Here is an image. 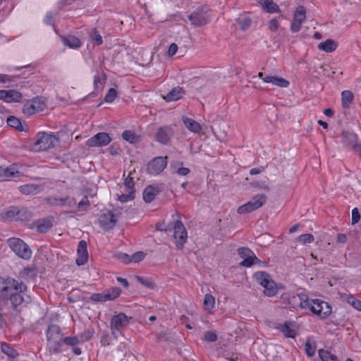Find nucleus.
Masks as SVG:
<instances>
[{"label":"nucleus","instance_id":"f257e3e1","mask_svg":"<svg viewBox=\"0 0 361 361\" xmlns=\"http://www.w3.org/2000/svg\"><path fill=\"white\" fill-rule=\"evenodd\" d=\"M27 290V286L22 281L0 276V309L11 305L13 310H16L23 303H27L30 298L26 294Z\"/></svg>","mask_w":361,"mask_h":361},{"label":"nucleus","instance_id":"f03ea898","mask_svg":"<svg viewBox=\"0 0 361 361\" xmlns=\"http://www.w3.org/2000/svg\"><path fill=\"white\" fill-rule=\"evenodd\" d=\"M292 300L301 308H309L322 319L326 318L331 312V307L328 302L319 299L310 300L305 293H298L294 295Z\"/></svg>","mask_w":361,"mask_h":361},{"label":"nucleus","instance_id":"7ed1b4c3","mask_svg":"<svg viewBox=\"0 0 361 361\" xmlns=\"http://www.w3.org/2000/svg\"><path fill=\"white\" fill-rule=\"evenodd\" d=\"M47 347L51 354H58L61 352L63 344V333L60 327L56 324L49 326L47 332Z\"/></svg>","mask_w":361,"mask_h":361},{"label":"nucleus","instance_id":"20e7f679","mask_svg":"<svg viewBox=\"0 0 361 361\" xmlns=\"http://www.w3.org/2000/svg\"><path fill=\"white\" fill-rule=\"evenodd\" d=\"M58 142L56 137L45 132H39L36 136L34 142V149L36 151H44L55 147Z\"/></svg>","mask_w":361,"mask_h":361},{"label":"nucleus","instance_id":"39448f33","mask_svg":"<svg viewBox=\"0 0 361 361\" xmlns=\"http://www.w3.org/2000/svg\"><path fill=\"white\" fill-rule=\"evenodd\" d=\"M7 244L18 257L25 259L31 257L32 251L23 240L17 238H10L7 240Z\"/></svg>","mask_w":361,"mask_h":361},{"label":"nucleus","instance_id":"423d86ee","mask_svg":"<svg viewBox=\"0 0 361 361\" xmlns=\"http://www.w3.org/2000/svg\"><path fill=\"white\" fill-rule=\"evenodd\" d=\"M267 197L263 194H257L252 197V198L238 208V213L240 214H247L252 212L261 207L267 202Z\"/></svg>","mask_w":361,"mask_h":361},{"label":"nucleus","instance_id":"0eeeda50","mask_svg":"<svg viewBox=\"0 0 361 361\" xmlns=\"http://www.w3.org/2000/svg\"><path fill=\"white\" fill-rule=\"evenodd\" d=\"M172 231L174 243L177 248L181 250L188 239L187 231L183 224L180 220L176 221L172 226Z\"/></svg>","mask_w":361,"mask_h":361},{"label":"nucleus","instance_id":"6e6552de","mask_svg":"<svg viewBox=\"0 0 361 361\" xmlns=\"http://www.w3.org/2000/svg\"><path fill=\"white\" fill-rule=\"evenodd\" d=\"M212 11L207 5L198 7L190 16L189 19L198 23H207L213 20L212 18Z\"/></svg>","mask_w":361,"mask_h":361},{"label":"nucleus","instance_id":"1a4fd4ad","mask_svg":"<svg viewBox=\"0 0 361 361\" xmlns=\"http://www.w3.org/2000/svg\"><path fill=\"white\" fill-rule=\"evenodd\" d=\"M128 323L129 319L124 313L121 312L112 317L110 322V327L114 336L116 338L118 334L121 333Z\"/></svg>","mask_w":361,"mask_h":361},{"label":"nucleus","instance_id":"9d476101","mask_svg":"<svg viewBox=\"0 0 361 361\" xmlns=\"http://www.w3.org/2000/svg\"><path fill=\"white\" fill-rule=\"evenodd\" d=\"M121 293V290L120 288L114 287L104 291L103 293L92 294L90 300L95 302L112 300L118 298Z\"/></svg>","mask_w":361,"mask_h":361},{"label":"nucleus","instance_id":"9b49d317","mask_svg":"<svg viewBox=\"0 0 361 361\" xmlns=\"http://www.w3.org/2000/svg\"><path fill=\"white\" fill-rule=\"evenodd\" d=\"M238 254L243 259L240 265L245 267H250L254 264L260 263L261 261L255 256V253L248 247H241L238 249Z\"/></svg>","mask_w":361,"mask_h":361},{"label":"nucleus","instance_id":"f8f14e48","mask_svg":"<svg viewBox=\"0 0 361 361\" xmlns=\"http://www.w3.org/2000/svg\"><path fill=\"white\" fill-rule=\"evenodd\" d=\"M112 139L106 133H98L86 141V145L89 147H101L108 145Z\"/></svg>","mask_w":361,"mask_h":361},{"label":"nucleus","instance_id":"ddd939ff","mask_svg":"<svg viewBox=\"0 0 361 361\" xmlns=\"http://www.w3.org/2000/svg\"><path fill=\"white\" fill-rule=\"evenodd\" d=\"M44 103L39 97H34L28 100L23 106V113L27 116H32L37 112L43 111Z\"/></svg>","mask_w":361,"mask_h":361},{"label":"nucleus","instance_id":"4468645a","mask_svg":"<svg viewBox=\"0 0 361 361\" xmlns=\"http://www.w3.org/2000/svg\"><path fill=\"white\" fill-rule=\"evenodd\" d=\"M120 213H114L109 211L106 214H102L99 218V224L101 227L105 231H109L114 228L118 221Z\"/></svg>","mask_w":361,"mask_h":361},{"label":"nucleus","instance_id":"2eb2a0df","mask_svg":"<svg viewBox=\"0 0 361 361\" xmlns=\"http://www.w3.org/2000/svg\"><path fill=\"white\" fill-rule=\"evenodd\" d=\"M166 157H157L149 162L147 171L149 173L157 174L161 173L166 168Z\"/></svg>","mask_w":361,"mask_h":361},{"label":"nucleus","instance_id":"dca6fc26","mask_svg":"<svg viewBox=\"0 0 361 361\" xmlns=\"http://www.w3.org/2000/svg\"><path fill=\"white\" fill-rule=\"evenodd\" d=\"M257 76L264 82L271 83L280 87H288L290 85V82L287 80L281 77L269 75L262 72H259Z\"/></svg>","mask_w":361,"mask_h":361},{"label":"nucleus","instance_id":"f3484780","mask_svg":"<svg viewBox=\"0 0 361 361\" xmlns=\"http://www.w3.org/2000/svg\"><path fill=\"white\" fill-rule=\"evenodd\" d=\"M22 98V94L16 90H0V99L6 102H19Z\"/></svg>","mask_w":361,"mask_h":361},{"label":"nucleus","instance_id":"a211bd4d","mask_svg":"<svg viewBox=\"0 0 361 361\" xmlns=\"http://www.w3.org/2000/svg\"><path fill=\"white\" fill-rule=\"evenodd\" d=\"M47 202L52 206H66L73 208L76 205V201L73 198L69 197H49L47 199Z\"/></svg>","mask_w":361,"mask_h":361},{"label":"nucleus","instance_id":"6ab92c4d","mask_svg":"<svg viewBox=\"0 0 361 361\" xmlns=\"http://www.w3.org/2000/svg\"><path fill=\"white\" fill-rule=\"evenodd\" d=\"M173 135V129L168 126L160 127L156 135V140L157 142L166 145L171 140Z\"/></svg>","mask_w":361,"mask_h":361},{"label":"nucleus","instance_id":"aec40b11","mask_svg":"<svg viewBox=\"0 0 361 361\" xmlns=\"http://www.w3.org/2000/svg\"><path fill=\"white\" fill-rule=\"evenodd\" d=\"M78 257L76 264L79 266L84 265L88 259L87 245L85 240H80L78 246Z\"/></svg>","mask_w":361,"mask_h":361},{"label":"nucleus","instance_id":"412c9836","mask_svg":"<svg viewBox=\"0 0 361 361\" xmlns=\"http://www.w3.org/2000/svg\"><path fill=\"white\" fill-rule=\"evenodd\" d=\"M18 189L25 195H36L42 191L43 187L37 184H25L20 186Z\"/></svg>","mask_w":361,"mask_h":361},{"label":"nucleus","instance_id":"4be33fe9","mask_svg":"<svg viewBox=\"0 0 361 361\" xmlns=\"http://www.w3.org/2000/svg\"><path fill=\"white\" fill-rule=\"evenodd\" d=\"M61 39L63 44L71 49H78L81 47L80 39L73 35L61 36Z\"/></svg>","mask_w":361,"mask_h":361},{"label":"nucleus","instance_id":"5701e85b","mask_svg":"<svg viewBox=\"0 0 361 361\" xmlns=\"http://www.w3.org/2000/svg\"><path fill=\"white\" fill-rule=\"evenodd\" d=\"M357 137L355 133L343 132L342 142L345 146L353 148L357 144Z\"/></svg>","mask_w":361,"mask_h":361},{"label":"nucleus","instance_id":"b1692460","mask_svg":"<svg viewBox=\"0 0 361 361\" xmlns=\"http://www.w3.org/2000/svg\"><path fill=\"white\" fill-rule=\"evenodd\" d=\"M337 47V43L334 40L331 39L322 42L318 44V49L326 53H331L334 51L336 49Z\"/></svg>","mask_w":361,"mask_h":361},{"label":"nucleus","instance_id":"393cba45","mask_svg":"<svg viewBox=\"0 0 361 361\" xmlns=\"http://www.w3.org/2000/svg\"><path fill=\"white\" fill-rule=\"evenodd\" d=\"M183 90L178 86L169 91L164 98L166 102L176 101L183 97Z\"/></svg>","mask_w":361,"mask_h":361},{"label":"nucleus","instance_id":"a878e982","mask_svg":"<svg viewBox=\"0 0 361 361\" xmlns=\"http://www.w3.org/2000/svg\"><path fill=\"white\" fill-rule=\"evenodd\" d=\"M158 192V188L149 185L143 191V200L149 203L154 199Z\"/></svg>","mask_w":361,"mask_h":361},{"label":"nucleus","instance_id":"bb28decb","mask_svg":"<svg viewBox=\"0 0 361 361\" xmlns=\"http://www.w3.org/2000/svg\"><path fill=\"white\" fill-rule=\"evenodd\" d=\"M88 341V337L82 338L81 336H67L63 338V343L69 346H75L78 344L82 343Z\"/></svg>","mask_w":361,"mask_h":361},{"label":"nucleus","instance_id":"cd10ccee","mask_svg":"<svg viewBox=\"0 0 361 361\" xmlns=\"http://www.w3.org/2000/svg\"><path fill=\"white\" fill-rule=\"evenodd\" d=\"M291 325L290 322H286L283 324L279 326V329L286 337L293 338L296 336V332L290 327Z\"/></svg>","mask_w":361,"mask_h":361},{"label":"nucleus","instance_id":"c85d7f7f","mask_svg":"<svg viewBox=\"0 0 361 361\" xmlns=\"http://www.w3.org/2000/svg\"><path fill=\"white\" fill-rule=\"evenodd\" d=\"M1 350L9 358H16L19 355L18 351L7 343H1Z\"/></svg>","mask_w":361,"mask_h":361},{"label":"nucleus","instance_id":"c756f323","mask_svg":"<svg viewBox=\"0 0 361 361\" xmlns=\"http://www.w3.org/2000/svg\"><path fill=\"white\" fill-rule=\"evenodd\" d=\"M183 123L186 128L192 133H197L202 130L199 123L190 118H184Z\"/></svg>","mask_w":361,"mask_h":361},{"label":"nucleus","instance_id":"7c9ffc66","mask_svg":"<svg viewBox=\"0 0 361 361\" xmlns=\"http://www.w3.org/2000/svg\"><path fill=\"white\" fill-rule=\"evenodd\" d=\"M306 18V9L303 6H298L294 12V23H302Z\"/></svg>","mask_w":361,"mask_h":361},{"label":"nucleus","instance_id":"2f4dec72","mask_svg":"<svg viewBox=\"0 0 361 361\" xmlns=\"http://www.w3.org/2000/svg\"><path fill=\"white\" fill-rule=\"evenodd\" d=\"M52 227V223L49 219H40L37 222V231L39 233H44L47 232Z\"/></svg>","mask_w":361,"mask_h":361},{"label":"nucleus","instance_id":"473e14b6","mask_svg":"<svg viewBox=\"0 0 361 361\" xmlns=\"http://www.w3.org/2000/svg\"><path fill=\"white\" fill-rule=\"evenodd\" d=\"M6 123L8 126L16 128L19 131H23L24 128L20 119L18 118L10 116L7 118Z\"/></svg>","mask_w":361,"mask_h":361},{"label":"nucleus","instance_id":"72a5a7b5","mask_svg":"<svg viewBox=\"0 0 361 361\" xmlns=\"http://www.w3.org/2000/svg\"><path fill=\"white\" fill-rule=\"evenodd\" d=\"M277 293V289L276 287L275 282L270 278L268 281L267 283L264 286V293L265 295L271 297L276 295Z\"/></svg>","mask_w":361,"mask_h":361},{"label":"nucleus","instance_id":"f704fd0d","mask_svg":"<svg viewBox=\"0 0 361 361\" xmlns=\"http://www.w3.org/2000/svg\"><path fill=\"white\" fill-rule=\"evenodd\" d=\"M254 276L257 281L264 288L271 278L270 275L265 271L256 272Z\"/></svg>","mask_w":361,"mask_h":361},{"label":"nucleus","instance_id":"c9c22d12","mask_svg":"<svg viewBox=\"0 0 361 361\" xmlns=\"http://www.w3.org/2000/svg\"><path fill=\"white\" fill-rule=\"evenodd\" d=\"M353 94L350 91L344 90L341 93V101L342 106L343 108H347L349 106L350 104L353 102Z\"/></svg>","mask_w":361,"mask_h":361},{"label":"nucleus","instance_id":"e433bc0d","mask_svg":"<svg viewBox=\"0 0 361 361\" xmlns=\"http://www.w3.org/2000/svg\"><path fill=\"white\" fill-rule=\"evenodd\" d=\"M264 10L270 13H274L279 11V6L273 0H267L262 6Z\"/></svg>","mask_w":361,"mask_h":361},{"label":"nucleus","instance_id":"4c0bfd02","mask_svg":"<svg viewBox=\"0 0 361 361\" xmlns=\"http://www.w3.org/2000/svg\"><path fill=\"white\" fill-rule=\"evenodd\" d=\"M23 210H20L17 207H11L8 211L5 213V217L7 219H15L18 220L21 218V213Z\"/></svg>","mask_w":361,"mask_h":361},{"label":"nucleus","instance_id":"58836bf2","mask_svg":"<svg viewBox=\"0 0 361 361\" xmlns=\"http://www.w3.org/2000/svg\"><path fill=\"white\" fill-rule=\"evenodd\" d=\"M319 355L322 361H338L336 355L325 350H319Z\"/></svg>","mask_w":361,"mask_h":361},{"label":"nucleus","instance_id":"ea45409f","mask_svg":"<svg viewBox=\"0 0 361 361\" xmlns=\"http://www.w3.org/2000/svg\"><path fill=\"white\" fill-rule=\"evenodd\" d=\"M305 352L308 356L311 357L314 355L316 350V345L314 341H312L310 338H307L305 342Z\"/></svg>","mask_w":361,"mask_h":361},{"label":"nucleus","instance_id":"a19ab883","mask_svg":"<svg viewBox=\"0 0 361 361\" xmlns=\"http://www.w3.org/2000/svg\"><path fill=\"white\" fill-rule=\"evenodd\" d=\"M215 305L214 297L210 294H206L204 300V305L206 310H212Z\"/></svg>","mask_w":361,"mask_h":361},{"label":"nucleus","instance_id":"79ce46f5","mask_svg":"<svg viewBox=\"0 0 361 361\" xmlns=\"http://www.w3.org/2000/svg\"><path fill=\"white\" fill-rule=\"evenodd\" d=\"M252 185L255 186V187H257L258 188L262 189L265 191H269V190H270V188L269 185V179L267 178L263 180L252 182Z\"/></svg>","mask_w":361,"mask_h":361},{"label":"nucleus","instance_id":"37998d69","mask_svg":"<svg viewBox=\"0 0 361 361\" xmlns=\"http://www.w3.org/2000/svg\"><path fill=\"white\" fill-rule=\"evenodd\" d=\"M92 41L95 45L99 46L103 43L102 37L98 31L93 30L90 33Z\"/></svg>","mask_w":361,"mask_h":361},{"label":"nucleus","instance_id":"c03bdc74","mask_svg":"<svg viewBox=\"0 0 361 361\" xmlns=\"http://www.w3.org/2000/svg\"><path fill=\"white\" fill-rule=\"evenodd\" d=\"M122 137L123 138V140H125L130 143H134L137 140V136L134 134V133H133L130 130H125L122 133Z\"/></svg>","mask_w":361,"mask_h":361},{"label":"nucleus","instance_id":"a18cd8bd","mask_svg":"<svg viewBox=\"0 0 361 361\" xmlns=\"http://www.w3.org/2000/svg\"><path fill=\"white\" fill-rule=\"evenodd\" d=\"M4 173L6 176V180H8L11 178L18 177L20 173L14 167H8L4 168Z\"/></svg>","mask_w":361,"mask_h":361},{"label":"nucleus","instance_id":"49530a36","mask_svg":"<svg viewBox=\"0 0 361 361\" xmlns=\"http://www.w3.org/2000/svg\"><path fill=\"white\" fill-rule=\"evenodd\" d=\"M347 301L355 309L361 312V300L356 299L353 295H350L348 297Z\"/></svg>","mask_w":361,"mask_h":361},{"label":"nucleus","instance_id":"de8ad7c7","mask_svg":"<svg viewBox=\"0 0 361 361\" xmlns=\"http://www.w3.org/2000/svg\"><path fill=\"white\" fill-rule=\"evenodd\" d=\"M298 240L299 241L302 242L303 244H306V243H312L314 240V237L313 235H312L310 233H305V234L300 235L298 238Z\"/></svg>","mask_w":361,"mask_h":361},{"label":"nucleus","instance_id":"09e8293b","mask_svg":"<svg viewBox=\"0 0 361 361\" xmlns=\"http://www.w3.org/2000/svg\"><path fill=\"white\" fill-rule=\"evenodd\" d=\"M117 92L114 88H110L108 92L106 94L104 97V101L106 102L111 103L112 102L115 98L116 97Z\"/></svg>","mask_w":361,"mask_h":361},{"label":"nucleus","instance_id":"8fccbe9b","mask_svg":"<svg viewBox=\"0 0 361 361\" xmlns=\"http://www.w3.org/2000/svg\"><path fill=\"white\" fill-rule=\"evenodd\" d=\"M137 280L139 283H140L141 284H142L143 286H145L147 288H149L151 289H153L154 288V283L149 279H145L141 276H137Z\"/></svg>","mask_w":361,"mask_h":361},{"label":"nucleus","instance_id":"3c124183","mask_svg":"<svg viewBox=\"0 0 361 361\" xmlns=\"http://www.w3.org/2000/svg\"><path fill=\"white\" fill-rule=\"evenodd\" d=\"M124 185L128 190L135 192L133 178L130 175L125 179Z\"/></svg>","mask_w":361,"mask_h":361},{"label":"nucleus","instance_id":"603ef678","mask_svg":"<svg viewBox=\"0 0 361 361\" xmlns=\"http://www.w3.org/2000/svg\"><path fill=\"white\" fill-rule=\"evenodd\" d=\"M134 191H128V194H122L119 196L118 200L122 202H126L134 199Z\"/></svg>","mask_w":361,"mask_h":361},{"label":"nucleus","instance_id":"864d4df0","mask_svg":"<svg viewBox=\"0 0 361 361\" xmlns=\"http://www.w3.org/2000/svg\"><path fill=\"white\" fill-rule=\"evenodd\" d=\"M90 205V202L87 196H84L82 199L78 204V207L80 210H85Z\"/></svg>","mask_w":361,"mask_h":361},{"label":"nucleus","instance_id":"5fc2aeb1","mask_svg":"<svg viewBox=\"0 0 361 361\" xmlns=\"http://www.w3.org/2000/svg\"><path fill=\"white\" fill-rule=\"evenodd\" d=\"M204 339L208 342H214L217 339V336L213 331H207L204 335Z\"/></svg>","mask_w":361,"mask_h":361},{"label":"nucleus","instance_id":"6e6d98bb","mask_svg":"<svg viewBox=\"0 0 361 361\" xmlns=\"http://www.w3.org/2000/svg\"><path fill=\"white\" fill-rule=\"evenodd\" d=\"M156 228L158 231L168 233L172 231V225L165 226L164 223H157L156 224Z\"/></svg>","mask_w":361,"mask_h":361},{"label":"nucleus","instance_id":"4d7b16f0","mask_svg":"<svg viewBox=\"0 0 361 361\" xmlns=\"http://www.w3.org/2000/svg\"><path fill=\"white\" fill-rule=\"evenodd\" d=\"M116 258L125 264L131 262L130 256L126 253H118L116 255Z\"/></svg>","mask_w":361,"mask_h":361},{"label":"nucleus","instance_id":"13d9d810","mask_svg":"<svg viewBox=\"0 0 361 361\" xmlns=\"http://www.w3.org/2000/svg\"><path fill=\"white\" fill-rule=\"evenodd\" d=\"M360 220V214L357 207L352 210V224H357Z\"/></svg>","mask_w":361,"mask_h":361},{"label":"nucleus","instance_id":"bf43d9fd","mask_svg":"<svg viewBox=\"0 0 361 361\" xmlns=\"http://www.w3.org/2000/svg\"><path fill=\"white\" fill-rule=\"evenodd\" d=\"M145 255L142 252H137L130 256L131 262H139L143 259Z\"/></svg>","mask_w":361,"mask_h":361},{"label":"nucleus","instance_id":"052dcab7","mask_svg":"<svg viewBox=\"0 0 361 361\" xmlns=\"http://www.w3.org/2000/svg\"><path fill=\"white\" fill-rule=\"evenodd\" d=\"M94 90H102L103 88V85L101 82V75L100 74H97L94 77Z\"/></svg>","mask_w":361,"mask_h":361},{"label":"nucleus","instance_id":"680f3d73","mask_svg":"<svg viewBox=\"0 0 361 361\" xmlns=\"http://www.w3.org/2000/svg\"><path fill=\"white\" fill-rule=\"evenodd\" d=\"M178 45L176 43H172L168 49V55L169 56H173L175 55L178 51Z\"/></svg>","mask_w":361,"mask_h":361},{"label":"nucleus","instance_id":"e2e57ef3","mask_svg":"<svg viewBox=\"0 0 361 361\" xmlns=\"http://www.w3.org/2000/svg\"><path fill=\"white\" fill-rule=\"evenodd\" d=\"M190 172V169L187 167H180L176 171V173L179 176H187Z\"/></svg>","mask_w":361,"mask_h":361},{"label":"nucleus","instance_id":"0e129e2a","mask_svg":"<svg viewBox=\"0 0 361 361\" xmlns=\"http://www.w3.org/2000/svg\"><path fill=\"white\" fill-rule=\"evenodd\" d=\"M264 167H263V166L253 168V169H250V175H257V174H259V173H262V171H264Z\"/></svg>","mask_w":361,"mask_h":361},{"label":"nucleus","instance_id":"69168bd1","mask_svg":"<svg viewBox=\"0 0 361 361\" xmlns=\"http://www.w3.org/2000/svg\"><path fill=\"white\" fill-rule=\"evenodd\" d=\"M73 0H61L59 1V7L63 8L73 4Z\"/></svg>","mask_w":361,"mask_h":361},{"label":"nucleus","instance_id":"338daca9","mask_svg":"<svg viewBox=\"0 0 361 361\" xmlns=\"http://www.w3.org/2000/svg\"><path fill=\"white\" fill-rule=\"evenodd\" d=\"M92 336H93V332L90 330L85 331L83 333L78 335V336H81L82 338H86V337L87 338L88 337V341L92 337Z\"/></svg>","mask_w":361,"mask_h":361},{"label":"nucleus","instance_id":"774afa93","mask_svg":"<svg viewBox=\"0 0 361 361\" xmlns=\"http://www.w3.org/2000/svg\"><path fill=\"white\" fill-rule=\"evenodd\" d=\"M336 240L338 243H345L347 241V237L344 234L339 233L337 235Z\"/></svg>","mask_w":361,"mask_h":361}]
</instances>
